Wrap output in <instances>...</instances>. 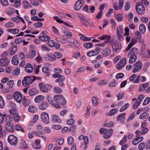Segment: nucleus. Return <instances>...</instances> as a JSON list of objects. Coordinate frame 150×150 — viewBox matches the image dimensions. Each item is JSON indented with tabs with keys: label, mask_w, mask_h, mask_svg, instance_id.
<instances>
[{
	"label": "nucleus",
	"mask_w": 150,
	"mask_h": 150,
	"mask_svg": "<svg viewBox=\"0 0 150 150\" xmlns=\"http://www.w3.org/2000/svg\"><path fill=\"white\" fill-rule=\"evenodd\" d=\"M54 103L53 106L57 108H61V105L64 106L66 104V101L64 96L61 95H56L54 96Z\"/></svg>",
	"instance_id": "1"
},
{
	"label": "nucleus",
	"mask_w": 150,
	"mask_h": 150,
	"mask_svg": "<svg viewBox=\"0 0 150 150\" xmlns=\"http://www.w3.org/2000/svg\"><path fill=\"white\" fill-rule=\"evenodd\" d=\"M8 55V52L7 51H4L1 55L2 58L0 59V65L5 67L9 64V60L6 56Z\"/></svg>",
	"instance_id": "2"
},
{
	"label": "nucleus",
	"mask_w": 150,
	"mask_h": 150,
	"mask_svg": "<svg viewBox=\"0 0 150 150\" xmlns=\"http://www.w3.org/2000/svg\"><path fill=\"white\" fill-rule=\"evenodd\" d=\"M113 130L112 129H107L105 128H101L100 132L101 134H105L103 136L104 139H108L110 137L112 134Z\"/></svg>",
	"instance_id": "3"
},
{
	"label": "nucleus",
	"mask_w": 150,
	"mask_h": 150,
	"mask_svg": "<svg viewBox=\"0 0 150 150\" xmlns=\"http://www.w3.org/2000/svg\"><path fill=\"white\" fill-rule=\"evenodd\" d=\"M108 45L111 46L113 49L112 51L114 52H118L121 49V44L119 43H115L114 39L112 40L111 42L109 43Z\"/></svg>",
	"instance_id": "4"
},
{
	"label": "nucleus",
	"mask_w": 150,
	"mask_h": 150,
	"mask_svg": "<svg viewBox=\"0 0 150 150\" xmlns=\"http://www.w3.org/2000/svg\"><path fill=\"white\" fill-rule=\"evenodd\" d=\"M33 76H27L25 77L24 79L22 81L23 86L25 87H27L30 84L34 81Z\"/></svg>",
	"instance_id": "5"
},
{
	"label": "nucleus",
	"mask_w": 150,
	"mask_h": 150,
	"mask_svg": "<svg viewBox=\"0 0 150 150\" xmlns=\"http://www.w3.org/2000/svg\"><path fill=\"white\" fill-rule=\"evenodd\" d=\"M53 77L54 78H57V79L55 80L56 83H58L59 86H63L64 85L65 83L64 81L65 80V78L64 76L55 75Z\"/></svg>",
	"instance_id": "6"
},
{
	"label": "nucleus",
	"mask_w": 150,
	"mask_h": 150,
	"mask_svg": "<svg viewBox=\"0 0 150 150\" xmlns=\"http://www.w3.org/2000/svg\"><path fill=\"white\" fill-rule=\"evenodd\" d=\"M8 141L10 144L12 146H16L18 143V138L14 135H10L8 139Z\"/></svg>",
	"instance_id": "7"
},
{
	"label": "nucleus",
	"mask_w": 150,
	"mask_h": 150,
	"mask_svg": "<svg viewBox=\"0 0 150 150\" xmlns=\"http://www.w3.org/2000/svg\"><path fill=\"white\" fill-rule=\"evenodd\" d=\"M40 116L41 120L43 123L46 124H48L49 123V116L47 113L42 112L41 113Z\"/></svg>",
	"instance_id": "8"
},
{
	"label": "nucleus",
	"mask_w": 150,
	"mask_h": 150,
	"mask_svg": "<svg viewBox=\"0 0 150 150\" xmlns=\"http://www.w3.org/2000/svg\"><path fill=\"white\" fill-rule=\"evenodd\" d=\"M22 96V94L18 91L15 92L13 94L14 99L18 103H20L21 102Z\"/></svg>",
	"instance_id": "9"
},
{
	"label": "nucleus",
	"mask_w": 150,
	"mask_h": 150,
	"mask_svg": "<svg viewBox=\"0 0 150 150\" xmlns=\"http://www.w3.org/2000/svg\"><path fill=\"white\" fill-rule=\"evenodd\" d=\"M84 3V0H78L76 3L74 5V9L78 11L83 6Z\"/></svg>",
	"instance_id": "10"
},
{
	"label": "nucleus",
	"mask_w": 150,
	"mask_h": 150,
	"mask_svg": "<svg viewBox=\"0 0 150 150\" xmlns=\"http://www.w3.org/2000/svg\"><path fill=\"white\" fill-rule=\"evenodd\" d=\"M49 106L48 103L46 101H43L38 104V107L40 110H45Z\"/></svg>",
	"instance_id": "11"
},
{
	"label": "nucleus",
	"mask_w": 150,
	"mask_h": 150,
	"mask_svg": "<svg viewBox=\"0 0 150 150\" xmlns=\"http://www.w3.org/2000/svg\"><path fill=\"white\" fill-rule=\"evenodd\" d=\"M111 50L108 47L103 49L102 50V54L104 57H107L111 53Z\"/></svg>",
	"instance_id": "12"
},
{
	"label": "nucleus",
	"mask_w": 150,
	"mask_h": 150,
	"mask_svg": "<svg viewBox=\"0 0 150 150\" xmlns=\"http://www.w3.org/2000/svg\"><path fill=\"white\" fill-rule=\"evenodd\" d=\"M125 115L126 114L125 113L120 114L117 117V120L119 121L120 123H124L125 120Z\"/></svg>",
	"instance_id": "13"
},
{
	"label": "nucleus",
	"mask_w": 150,
	"mask_h": 150,
	"mask_svg": "<svg viewBox=\"0 0 150 150\" xmlns=\"http://www.w3.org/2000/svg\"><path fill=\"white\" fill-rule=\"evenodd\" d=\"M17 50V46L14 45L11 47L7 52H8V55H12L15 54Z\"/></svg>",
	"instance_id": "14"
},
{
	"label": "nucleus",
	"mask_w": 150,
	"mask_h": 150,
	"mask_svg": "<svg viewBox=\"0 0 150 150\" xmlns=\"http://www.w3.org/2000/svg\"><path fill=\"white\" fill-rule=\"evenodd\" d=\"M5 129L7 131L10 132H13L14 131L13 124L11 123H6L5 125Z\"/></svg>",
	"instance_id": "15"
},
{
	"label": "nucleus",
	"mask_w": 150,
	"mask_h": 150,
	"mask_svg": "<svg viewBox=\"0 0 150 150\" xmlns=\"http://www.w3.org/2000/svg\"><path fill=\"white\" fill-rule=\"evenodd\" d=\"M136 10L137 13L139 15H142L145 12V7L142 4L141 5V7H136Z\"/></svg>",
	"instance_id": "16"
},
{
	"label": "nucleus",
	"mask_w": 150,
	"mask_h": 150,
	"mask_svg": "<svg viewBox=\"0 0 150 150\" xmlns=\"http://www.w3.org/2000/svg\"><path fill=\"white\" fill-rule=\"evenodd\" d=\"M40 89L41 91L44 92H47L48 90L47 86L42 83H40L39 84Z\"/></svg>",
	"instance_id": "17"
},
{
	"label": "nucleus",
	"mask_w": 150,
	"mask_h": 150,
	"mask_svg": "<svg viewBox=\"0 0 150 150\" xmlns=\"http://www.w3.org/2000/svg\"><path fill=\"white\" fill-rule=\"evenodd\" d=\"M29 95L30 96H34L38 93V90L35 88H33L30 89L28 91Z\"/></svg>",
	"instance_id": "18"
},
{
	"label": "nucleus",
	"mask_w": 150,
	"mask_h": 150,
	"mask_svg": "<svg viewBox=\"0 0 150 150\" xmlns=\"http://www.w3.org/2000/svg\"><path fill=\"white\" fill-rule=\"evenodd\" d=\"M138 50L135 47L132 48L128 54L127 56H129L132 55H136V54L138 53Z\"/></svg>",
	"instance_id": "19"
},
{
	"label": "nucleus",
	"mask_w": 150,
	"mask_h": 150,
	"mask_svg": "<svg viewBox=\"0 0 150 150\" xmlns=\"http://www.w3.org/2000/svg\"><path fill=\"white\" fill-rule=\"evenodd\" d=\"M36 52L35 50H31L30 51L29 54H26V57L28 58L32 59L35 56Z\"/></svg>",
	"instance_id": "20"
},
{
	"label": "nucleus",
	"mask_w": 150,
	"mask_h": 150,
	"mask_svg": "<svg viewBox=\"0 0 150 150\" xmlns=\"http://www.w3.org/2000/svg\"><path fill=\"white\" fill-rule=\"evenodd\" d=\"M25 70L28 73L31 72L33 71V67L30 63H28L25 67Z\"/></svg>",
	"instance_id": "21"
},
{
	"label": "nucleus",
	"mask_w": 150,
	"mask_h": 150,
	"mask_svg": "<svg viewBox=\"0 0 150 150\" xmlns=\"http://www.w3.org/2000/svg\"><path fill=\"white\" fill-rule=\"evenodd\" d=\"M42 72L43 73L46 74L47 76H49L51 75L50 72L51 70L49 69L47 67H43L42 69Z\"/></svg>",
	"instance_id": "22"
},
{
	"label": "nucleus",
	"mask_w": 150,
	"mask_h": 150,
	"mask_svg": "<svg viewBox=\"0 0 150 150\" xmlns=\"http://www.w3.org/2000/svg\"><path fill=\"white\" fill-rule=\"evenodd\" d=\"M18 55L17 54L13 56L12 59L13 64L15 65H17L19 63L18 60Z\"/></svg>",
	"instance_id": "23"
},
{
	"label": "nucleus",
	"mask_w": 150,
	"mask_h": 150,
	"mask_svg": "<svg viewBox=\"0 0 150 150\" xmlns=\"http://www.w3.org/2000/svg\"><path fill=\"white\" fill-rule=\"evenodd\" d=\"M54 71L55 73L52 75V76L53 77H54V76H55V75H61L60 74H61L62 72V69L58 68L55 69L54 70Z\"/></svg>",
	"instance_id": "24"
},
{
	"label": "nucleus",
	"mask_w": 150,
	"mask_h": 150,
	"mask_svg": "<svg viewBox=\"0 0 150 150\" xmlns=\"http://www.w3.org/2000/svg\"><path fill=\"white\" fill-rule=\"evenodd\" d=\"M29 112L32 113H35L38 110V108L34 106L30 105L28 109Z\"/></svg>",
	"instance_id": "25"
},
{
	"label": "nucleus",
	"mask_w": 150,
	"mask_h": 150,
	"mask_svg": "<svg viewBox=\"0 0 150 150\" xmlns=\"http://www.w3.org/2000/svg\"><path fill=\"white\" fill-rule=\"evenodd\" d=\"M52 118L53 120L58 123H61L62 122V120L59 117L56 115H54L52 117Z\"/></svg>",
	"instance_id": "26"
},
{
	"label": "nucleus",
	"mask_w": 150,
	"mask_h": 150,
	"mask_svg": "<svg viewBox=\"0 0 150 150\" xmlns=\"http://www.w3.org/2000/svg\"><path fill=\"white\" fill-rule=\"evenodd\" d=\"M138 135H137L136 137H137L134 139H133V141L132 142V143L134 145H136L138 144V143H135V142H136V141L137 142L138 141H139V142H140L141 141H142L143 139V137H138Z\"/></svg>",
	"instance_id": "27"
},
{
	"label": "nucleus",
	"mask_w": 150,
	"mask_h": 150,
	"mask_svg": "<svg viewBox=\"0 0 150 150\" xmlns=\"http://www.w3.org/2000/svg\"><path fill=\"white\" fill-rule=\"evenodd\" d=\"M130 57L129 61V64H132L134 63L136 60L137 57L136 55H130L129 56H128Z\"/></svg>",
	"instance_id": "28"
},
{
	"label": "nucleus",
	"mask_w": 150,
	"mask_h": 150,
	"mask_svg": "<svg viewBox=\"0 0 150 150\" xmlns=\"http://www.w3.org/2000/svg\"><path fill=\"white\" fill-rule=\"evenodd\" d=\"M39 39L43 42H46L49 40L50 39V37L48 35H44L40 36Z\"/></svg>",
	"instance_id": "29"
},
{
	"label": "nucleus",
	"mask_w": 150,
	"mask_h": 150,
	"mask_svg": "<svg viewBox=\"0 0 150 150\" xmlns=\"http://www.w3.org/2000/svg\"><path fill=\"white\" fill-rule=\"evenodd\" d=\"M45 58L46 60H55V57L54 55L47 54L45 55Z\"/></svg>",
	"instance_id": "30"
},
{
	"label": "nucleus",
	"mask_w": 150,
	"mask_h": 150,
	"mask_svg": "<svg viewBox=\"0 0 150 150\" xmlns=\"http://www.w3.org/2000/svg\"><path fill=\"white\" fill-rule=\"evenodd\" d=\"M30 103V101L28 99H27L25 96L23 98V103L25 106H26L29 105Z\"/></svg>",
	"instance_id": "31"
},
{
	"label": "nucleus",
	"mask_w": 150,
	"mask_h": 150,
	"mask_svg": "<svg viewBox=\"0 0 150 150\" xmlns=\"http://www.w3.org/2000/svg\"><path fill=\"white\" fill-rule=\"evenodd\" d=\"M149 83L147 82L141 85L140 86L139 91L140 92L144 90L145 88L149 86Z\"/></svg>",
	"instance_id": "32"
},
{
	"label": "nucleus",
	"mask_w": 150,
	"mask_h": 150,
	"mask_svg": "<svg viewBox=\"0 0 150 150\" xmlns=\"http://www.w3.org/2000/svg\"><path fill=\"white\" fill-rule=\"evenodd\" d=\"M149 113L146 112L141 114L139 116V118L140 119L143 120L148 117L149 116Z\"/></svg>",
	"instance_id": "33"
},
{
	"label": "nucleus",
	"mask_w": 150,
	"mask_h": 150,
	"mask_svg": "<svg viewBox=\"0 0 150 150\" xmlns=\"http://www.w3.org/2000/svg\"><path fill=\"white\" fill-rule=\"evenodd\" d=\"M64 34L63 37L65 38H69L72 35L71 33L69 31H64Z\"/></svg>",
	"instance_id": "34"
},
{
	"label": "nucleus",
	"mask_w": 150,
	"mask_h": 150,
	"mask_svg": "<svg viewBox=\"0 0 150 150\" xmlns=\"http://www.w3.org/2000/svg\"><path fill=\"white\" fill-rule=\"evenodd\" d=\"M53 91L57 93H61L62 92V90L60 87L56 86L53 88Z\"/></svg>",
	"instance_id": "35"
},
{
	"label": "nucleus",
	"mask_w": 150,
	"mask_h": 150,
	"mask_svg": "<svg viewBox=\"0 0 150 150\" xmlns=\"http://www.w3.org/2000/svg\"><path fill=\"white\" fill-rule=\"evenodd\" d=\"M44 98V96L42 95H39L36 96L35 98V101L36 103H39L41 102Z\"/></svg>",
	"instance_id": "36"
},
{
	"label": "nucleus",
	"mask_w": 150,
	"mask_h": 150,
	"mask_svg": "<svg viewBox=\"0 0 150 150\" xmlns=\"http://www.w3.org/2000/svg\"><path fill=\"white\" fill-rule=\"evenodd\" d=\"M7 31L8 32L14 34H18L19 31L18 29H8Z\"/></svg>",
	"instance_id": "37"
},
{
	"label": "nucleus",
	"mask_w": 150,
	"mask_h": 150,
	"mask_svg": "<svg viewBox=\"0 0 150 150\" xmlns=\"http://www.w3.org/2000/svg\"><path fill=\"white\" fill-rule=\"evenodd\" d=\"M134 65L135 67L138 69L139 70H140L142 64V63L139 61H138L135 64H134Z\"/></svg>",
	"instance_id": "38"
},
{
	"label": "nucleus",
	"mask_w": 150,
	"mask_h": 150,
	"mask_svg": "<svg viewBox=\"0 0 150 150\" xmlns=\"http://www.w3.org/2000/svg\"><path fill=\"white\" fill-rule=\"evenodd\" d=\"M140 31L143 33H144L146 31V27L144 24L141 23L139 26Z\"/></svg>",
	"instance_id": "39"
},
{
	"label": "nucleus",
	"mask_w": 150,
	"mask_h": 150,
	"mask_svg": "<svg viewBox=\"0 0 150 150\" xmlns=\"http://www.w3.org/2000/svg\"><path fill=\"white\" fill-rule=\"evenodd\" d=\"M13 119V117L10 115H8L6 116L5 117V122L6 123H11V121Z\"/></svg>",
	"instance_id": "40"
},
{
	"label": "nucleus",
	"mask_w": 150,
	"mask_h": 150,
	"mask_svg": "<svg viewBox=\"0 0 150 150\" xmlns=\"http://www.w3.org/2000/svg\"><path fill=\"white\" fill-rule=\"evenodd\" d=\"M74 138L71 136L69 137L67 139V143L68 145H72L74 143Z\"/></svg>",
	"instance_id": "41"
},
{
	"label": "nucleus",
	"mask_w": 150,
	"mask_h": 150,
	"mask_svg": "<svg viewBox=\"0 0 150 150\" xmlns=\"http://www.w3.org/2000/svg\"><path fill=\"white\" fill-rule=\"evenodd\" d=\"M118 110L117 108H113L110 110L109 115L110 116H113L115 114L117 113Z\"/></svg>",
	"instance_id": "42"
},
{
	"label": "nucleus",
	"mask_w": 150,
	"mask_h": 150,
	"mask_svg": "<svg viewBox=\"0 0 150 150\" xmlns=\"http://www.w3.org/2000/svg\"><path fill=\"white\" fill-rule=\"evenodd\" d=\"M78 16L79 18L81 20V21H84L89 23V19H86L85 17L81 14L79 13L78 14Z\"/></svg>",
	"instance_id": "43"
},
{
	"label": "nucleus",
	"mask_w": 150,
	"mask_h": 150,
	"mask_svg": "<svg viewBox=\"0 0 150 150\" xmlns=\"http://www.w3.org/2000/svg\"><path fill=\"white\" fill-rule=\"evenodd\" d=\"M46 98L47 101L52 105L53 103H54V98H53L52 97L49 96H47Z\"/></svg>",
	"instance_id": "44"
},
{
	"label": "nucleus",
	"mask_w": 150,
	"mask_h": 150,
	"mask_svg": "<svg viewBox=\"0 0 150 150\" xmlns=\"http://www.w3.org/2000/svg\"><path fill=\"white\" fill-rule=\"evenodd\" d=\"M125 95V93L123 91L119 92V93L117 95V100H119L121 99Z\"/></svg>",
	"instance_id": "45"
},
{
	"label": "nucleus",
	"mask_w": 150,
	"mask_h": 150,
	"mask_svg": "<svg viewBox=\"0 0 150 150\" xmlns=\"http://www.w3.org/2000/svg\"><path fill=\"white\" fill-rule=\"evenodd\" d=\"M98 98L97 97H93L92 99V103L93 105L94 106H96L97 105L98 103Z\"/></svg>",
	"instance_id": "46"
},
{
	"label": "nucleus",
	"mask_w": 150,
	"mask_h": 150,
	"mask_svg": "<svg viewBox=\"0 0 150 150\" xmlns=\"http://www.w3.org/2000/svg\"><path fill=\"white\" fill-rule=\"evenodd\" d=\"M83 46L87 49L93 47V43L91 42L85 43L83 44Z\"/></svg>",
	"instance_id": "47"
},
{
	"label": "nucleus",
	"mask_w": 150,
	"mask_h": 150,
	"mask_svg": "<svg viewBox=\"0 0 150 150\" xmlns=\"http://www.w3.org/2000/svg\"><path fill=\"white\" fill-rule=\"evenodd\" d=\"M123 31V27L122 25H120L117 27V34L122 33Z\"/></svg>",
	"instance_id": "48"
},
{
	"label": "nucleus",
	"mask_w": 150,
	"mask_h": 150,
	"mask_svg": "<svg viewBox=\"0 0 150 150\" xmlns=\"http://www.w3.org/2000/svg\"><path fill=\"white\" fill-rule=\"evenodd\" d=\"M32 7L31 6L27 1H25L23 3V7L25 9H27L29 7Z\"/></svg>",
	"instance_id": "49"
},
{
	"label": "nucleus",
	"mask_w": 150,
	"mask_h": 150,
	"mask_svg": "<svg viewBox=\"0 0 150 150\" xmlns=\"http://www.w3.org/2000/svg\"><path fill=\"white\" fill-rule=\"evenodd\" d=\"M129 103H127L124 105L120 110V112H123L126 110L129 107Z\"/></svg>",
	"instance_id": "50"
},
{
	"label": "nucleus",
	"mask_w": 150,
	"mask_h": 150,
	"mask_svg": "<svg viewBox=\"0 0 150 150\" xmlns=\"http://www.w3.org/2000/svg\"><path fill=\"white\" fill-rule=\"evenodd\" d=\"M5 103L2 97L0 96V108H3L4 106Z\"/></svg>",
	"instance_id": "51"
},
{
	"label": "nucleus",
	"mask_w": 150,
	"mask_h": 150,
	"mask_svg": "<svg viewBox=\"0 0 150 150\" xmlns=\"http://www.w3.org/2000/svg\"><path fill=\"white\" fill-rule=\"evenodd\" d=\"M5 26L7 28H10L13 27L14 26V24L11 22H9L5 23Z\"/></svg>",
	"instance_id": "52"
},
{
	"label": "nucleus",
	"mask_w": 150,
	"mask_h": 150,
	"mask_svg": "<svg viewBox=\"0 0 150 150\" xmlns=\"http://www.w3.org/2000/svg\"><path fill=\"white\" fill-rule=\"evenodd\" d=\"M13 3L14 4L13 6L17 8L20 6L21 4V0H14Z\"/></svg>",
	"instance_id": "53"
},
{
	"label": "nucleus",
	"mask_w": 150,
	"mask_h": 150,
	"mask_svg": "<svg viewBox=\"0 0 150 150\" xmlns=\"http://www.w3.org/2000/svg\"><path fill=\"white\" fill-rule=\"evenodd\" d=\"M135 35L136 36V38L137 40L140 42L141 40V34L138 31H136L135 33Z\"/></svg>",
	"instance_id": "54"
},
{
	"label": "nucleus",
	"mask_w": 150,
	"mask_h": 150,
	"mask_svg": "<svg viewBox=\"0 0 150 150\" xmlns=\"http://www.w3.org/2000/svg\"><path fill=\"white\" fill-rule=\"evenodd\" d=\"M14 83L13 81V80H11L7 81V84L9 88H11L13 87Z\"/></svg>",
	"instance_id": "55"
},
{
	"label": "nucleus",
	"mask_w": 150,
	"mask_h": 150,
	"mask_svg": "<svg viewBox=\"0 0 150 150\" xmlns=\"http://www.w3.org/2000/svg\"><path fill=\"white\" fill-rule=\"evenodd\" d=\"M15 128L16 130L21 131L23 132H24V131L23 128L22 127L20 126V125H16L15 126Z\"/></svg>",
	"instance_id": "56"
},
{
	"label": "nucleus",
	"mask_w": 150,
	"mask_h": 150,
	"mask_svg": "<svg viewBox=\"0 0 150 150\" xmlns=\"http://www.w3.org/2000/svg\"><path fill=\"white\" fill-rule=\"evenodd\" d=\"M22 148L24 149H25L28 148V146L27 145V144L26 141L24 140H22Z\"/></svg>",
	"instance_id": "57"
},
{
	"label": "nucleus",
	"mask_w": 150,
	"mask_h": 150,
	"mask_svg": "<svg viewBox=\"0 0 150 150\" xmlns=\"http://www.w3.org/2000/svg\"><path fill=\"white\" fill-rule=\"evenodd\" d=\"M131 5L130 4V2L126 3L125 4V9L126 11H128L130 8Z\"/></svg>",
	"instance_id": "58"
},
{
	"label": "nucleus",
	"mask_w": 150,
	"mask_h": 150,
	"mask_svg": "<svg viewBox=\"0 0 150 150\" xmlns=\"http://www.w3.org/2000/svg\"><path fill=\"white\" fill-rule=\"evenodd\" d=\"M34 27L35 28H40L43 26V24L41 22H38L34 24Z\"/></svg>",
	"instance_id": "59"
},
{
	"label": "nucleus",
	"mask_w": 150,
	"mask_h": 150,
	"mask_svg": "<svg viewBox=\"0 0 150 150\" xmlns=\"http://www.w3.org/2000/svg\"><path fill=\"white\" fill-rule=\"evenodd\" d=\"M13 118L15 121L18 122L19 121L20 116L18 114H16L13 116Z\"/></svg>",
	"instance_id": "60"
},
{
	"label": "nucleus",
	"mask_w": 150,
	"mask_h": 150,
	"mask_svg": "<svg viewBox=\"0 0 150 150\" xmlns=\"http://www.w3.org/2000/svg\"><path fill=\"white\" fill-rule=\"evenodd\" d=\"M55 42L52 40H50L48 41L47 44L50 47H54Z\"/></svg>",
	"instance_id": "61"
},
{
	"label": "nucleus",
	"mask_w": 150,
	"mask_h": 150,
	"mask_svg": "<svg viewBox=\"0 0 150 150\" xmlns=\"http://www.w3.org/2000/svg\"><path fill=\"white\" fill-rule=\"evenodd\" d=\"M124 75L122 73H118L116 76L115 78L117 79H122L124 77Z\"/></svg>",
	"instance_id": "62"
},
{
	"label": "nucleus",
	"mask_w": 150,
	"mask_h": 150,
	"mask_svg": "<svg viewBox=\"0 0 150 150\" xmlns=\"http://www.w3.org/2000/svg\"><path fill=\"white\" fill-rule=\"evenodd\" d=\"M52 128L56 130L61 129L62 128V127L59 125H52Z\"/></svg>",
	"instance_id": "63"
},
{
	"label": "nucleus",
	"mask_w": 150,
	"mask_h": 150,
	"mask_svg": "<svg viewBox=\"0 0 150 150\" xmlns=\"http://www.w3.org/2000/svg\"><path fill=\"white\" fill-rule=\"evenodd\" d=\"M150 102V98L148 97L146 98L143 103V105H146L148 104Z\"/></svg>",
	"instance_id": "64"
}]
</instances>
